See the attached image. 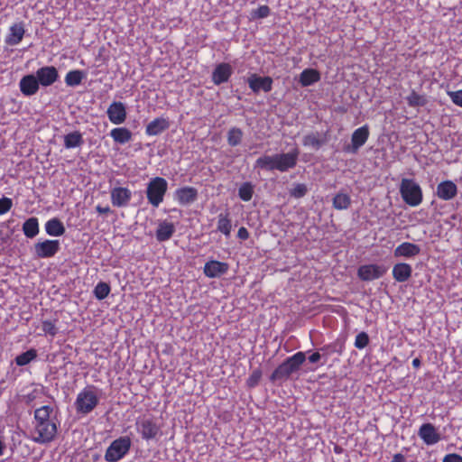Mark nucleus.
<instances>
[{"mask_svg": "<svg viewBox=\"0 0 462 462\" xmlns=\"http://www.w3.org/2000/svg\"><path fill=\"white\" fill-rule=\"evenodd\" d=\"M299 154V150L293 149L285 153L263 155L255 161L254 169L258 168L269 171H279L285 172L296 166Z\"/></svg>", "mask_w": 462, "mask_h": 462, "instance_id": "obj_1", "label": "nucleus"}, {"mask_svg": "<svg viewBox=\"0 0 462 462\" xmlns=\"http://www.w3.org/2000/svg\"><path fill=\"white\" fill-rule=\"evenodd\" d=\"M101 390L95 385H87L77 395L74 406L77 413L87 415L98 405Z\"/></svg>", "mask_w": 462, "mask_h": 462, "instance_id": "obj_2", "label": "nucleus"}, {"mask_svg": "<svg viewBox=\"0 0 462 462\" xmlns=\"http://www.w3.org/2000/svg\"><path fill=\"white\" fill-rule=\"evenodd\" d=\"M306 356L304 352H297L288 357L282 363L272 374V381L287 379L292 373L298 371L300 365L305 362Z\"/></svg>", "mask_w": 462, "mask_h": 462, "instance_id": "obj_3", "label": "nucleus"}, {"mask_svg": "<svg viewBox=\"0 0 462 462\" xmlns=\"http://www.w3.org/2000/svg\"><path fill=\"white\" fill-rule=\"evenodd\" d=\"M167 189L168 182L164 178H152L146 187V197L148 202L153 208H158L162 203Z\"/></svg>", "mask_w": 462, "mask_h": 462, "instance_id": "obj_4", "label": "nucleus"}, {"mask_svg": "<svg viewBox=\"0 0 462 462\" xmlns=\"http://www.w3.org/2000/svg\"><path fill=\"white\" fill-rule=\"evenodd\" d=\"M400 193L403 201L411 207H417L422 202V190L420 185L411 179H402Z\"/></svg>", "mask_w": 462, "mask_h": 462, "instance_id": "obj_5", "label": "nucleus"}, {"mask_svg": "<svg viewBox=\"0 0 462 462\" xmlns=\"http://www.w3.org/2000/svg\"><path fill=\"white\" fill-rule=\"evenodd\" d=\"M135 428L145 441L155 439L162 436L161 427L157 424L155 419L150 416L139 417L135 421Z\"/></svg>", "mask_w": 462, "mask_h": 462, "instance_id": "obj_6", "label": "nucleus"}, {"mask_svg": "<svg viewBox=\"0 0 462 462\" xmlns=\"http://www.w3.org/2000/svg\"><path fill=\"white\" fill-rule=\"evenodd\" d=\"M131 445L132 441L127 436L115 439L106 450V461L117 462L121 460L130 450Z\"/></svg>", "mask_w": 462, "mask_h": 462, "instance_id": "obj_7", "label": "nucleus"}, {"mask_svg": "<svg viewBox=\"0 0 462 462\" xmlns=\"http://www.w3.org/2000/svg\"><path fill=\"white\" fill-rule=\"evenodd\" d=\"M57 434V425L54 421L33 424L32 439L38 444L52 441Z\"/></svg>", "mask_w": 462, "mask_h": 462, "instance_id": "obj_8", "label": "nucleus"}, {"mask_svg": "<svg viewBox=\"0 0 462 462\" xmlns=\"http://www.w3.org/2000/svg\"><path fill=\"white\" fill-rule=\"evenodd\" d=\"M370 135L369 127L365 125L356 129L351 134V141L343 148L344 152L349 154H356L365 145Z\"/></svg>", "mask_w": 462, "mask_h": 462, "instance_id": "obj_9", "label": "nucleus"}, {"mask_svg": "<svg viewBox=\"0 0 462 462\" xmlns=\"http://www.w3.org/2000/svg\"><path fill=\"white\" fill-rule=\"evenodd\" d=\"M60 249L59 240L46 239L34 244L33 254L38 258H51Z\"/></svg>", "mask_w": 462, "mask_h": 462, "instance_id": "obj_10", "label": "nucleus"}, {"mask_svg": "<svg viewBox=\"0 0 462 462\" xmlns=\"http://www.w3.org/2000/svg\"><path fill=\"white\" fill-rule=\"evenodd\" d=\"M387 268L382 264H364L357 270V275L362 281L370 282L383 277Z\"/></svg>", "mask_w": 462, "mask_h": 462, "instance_id": "obj_11", "label": "nucleus"}, {"mask_svg": "<svg viewBox=\"0 0 462 462\" xmlns=\"http://www.w3.org/2000/svg\"><path fill=\"white\" fill-rule=\"evenodd\" d=\"M35 76L39 85L43 88L53 85L60 78L59 71L54 66H44L38 69Z\"/></svg>", "mask_w": 462, "mask_h": 462, "instance_id": "obj_12", "label": "nucleus"}, {"mask_svg": "<svg viewBox=\"0 0 462 462\" xmlns=\"http://www.w3.org/2000/svg\"><path fill=\"white\" fill-rule=\"evenodd\" d=\"M132 191L125 187H116L110 191L111 203L116 208H126L132 199Z\"/></svg>", "mask_w": 462, "mask_h": 462, "instance_id": "obj_13", "label": "nucleus"}, {"mask_svg": "<svg viewBox=\"0 0 462 462\" xmlns=\"http://www.w3.org/2000/svg\"><path fill=\"white\" fill-rule=\"evenodd\" d=\"M273 79L271 77H261L257 74H251L247 79V84L254 93L261 90L270 92L273 88Z\"/></svg>", "mask_w": 462, "mask_h": 462, "instance_id": "obj_14", "label": "nucleus"}, {"mask_svg": "<svg viewBox=\"0 0 462 462\" xmlns=\"http://www.w3.org/2000/svg\"><path fill=\"white\" fill-rule=\"evenodd\" d=\"M109 121L115 125H121L126 119V107L124 103L114 101L106 110Z\"/></svg>", "mask_w": 462, "mask_h": 462, "instance_id": "obj_15", "label": "nucleus"}, {"mask_svg": "<svg viewBox=\"0 0 462 462\" xmlns=\"http://www.w3.org/2000/svg\"><path fill=\"white\" fill-rule=\"evenodd\" d=\"M418 435L428 446L437 444L441 439L439 433L437 431V429L431 423L422 424L419 429Z\"/></svg>", "mask_w": 462, "mask_h": 462, "instance_id": "obj_16", "label": "nucleus"}, {"mask_svg": "<svg viewBox=\"0 0 462 462\" xmlns=\"http://www.w3.org/2000/svg\"><path fill=\"white\" fill-rule=\"evenodd\" d=\"M228 263L217 260H210L204 265V274L208 278H217L227 273Z\"/></svg>", "mask_w": 462, "mask_h": 462, "instance_id": "obj_17", "label": "nucleus"}, {"mask_svg": "<svg viewBox=\"0 0 462 462\" xmlns=\"http://www.w3.org/2000/svg\"><path fill=\"white\" fill-rule=\"evenodd\" d=\"M19 88L23 96L31 97L38 92L40 85L35 75L28 74L21 79Z\"/></svg>", "mask_w": 462, "mask_h": 462, "instance_id": "obj_18", "label": "nucleus"}, {"mask_svg": "<svg viewBox=\"0 0 462 462\" xmlns=\"http://www.w3.org/2000/svg\"><path fill=\"white\" fill-rule=\"evenodd\" d=\"M233 74V68L229 63L222 62L216 66L212 72V81L215 85L226 83Z\"/></svg>", "mask_w": 462, "mask_h": 462, "instance_id": "obj_19", "label": "nucleus"}, {"mask_svg": "<svg viewBox=\"0 0 462 462\" xmlns=\"http://www.w3.org/2000/svg\"><path fill=\"white\" fill-rule=\"evenodd\" d=\"M25 34L23 23H16L10 26L5 42L10 46L18 45Z\"/></svg>", "mask_w": 462, "mask_h": 462, "instance_id": "obj_20", "label": "nucleus"}, {"mask_svg": "<svg viewBox=\"0 0 462 462\" xmlns=\"http://www.w3.org/2000/svg\"><path fill=\"white\" fill-rule=\"evenodd\" d=\"M198 197V190L193 187L178 189L174 193V199L182 206L193 203Z\"/></svg>", "mask_w": 462, "mask_h": 462, "instance_id": "obj_21", "label": "nucleus"}, {"mask_svg": "<svg viewBox=\"0 0 462 462\" xmlns=\"http://www.w3.org/2000/svg\"><path fill=\"white\" fill-rule=\"evenodd\" d=\"M420 247L413 243L403 242L400 244L393 251V255L396 258H413L420 254Z\"/></svg>", "mask_w": 462, "mask_h": 462, "instance_id": "obj_22", "label": "nucleus"}, {"mask_svg": "<svg viewBox=\"0 0 462 462\" xmlns=\"http://www.w3.org/2000/svg\"><path fill=\"white\" fill-rule=\"evenodd\" d=\"M175 226L173 223L168 220H160L158 223V227L156 229V239L159 242H165L171 238L173 234L175 233Z\"/></svg>", "mask_w": 462, "mask_h": 462, "instance_id": "obj_23", "label": "nucleus"}, {"mask_svg": "<svg viewBox=\"0 0 462 462\" xmlns=\"http://www.w3.org/2000/svg\"><path fill=\"white\" fill-rule=\"evenodd\" d=\"M457 193V185L451 180L442 181L437 187V195L443 200L452 199L456 197Z\"/></svg>", "mask_w": 462, "mask_h": 462, "instance_id": "obj_24", "label": "nucleus"}, {"mask_svg": "<svg viewBox=\"0 0 462 462\" xmlns=\"http://www.w3.org/2000/svg\"><path fill=\"white\" fill-rule=\"evenodd\" d=\"M393 277L398 282H407L412 273V267L406 263H398L393 267Z\"/></svg>", "mask_w": 462, "mask_h": 462, "instance_id": "obj_25", "label": "nucleus"}, {"mask_svg": "<svg viewBox=\"0 0 462 462\" xmlns=\"http://www.w3.org/2000/svg\"><path fill=\"white\" fill-rule=\"evenodd\" d=\"M170 126V122L167 118L164 117H157L151 121L145 128V133L147 135L154 136L162 134L163 131L168 129Z\"/></svg>", "mask_w": 462, "mask_h": 462, "instance_id": "obj_26", "label": "nucleus"}, {"mask_svg": "<svg viewBox=\"0 0 462 462\" xmlns=\"http://www.w3.org/2000/svg\"><path fill=\"white\" fill-rule=\"evenodd\" d=\"M109 135L116 143L125 144L132 140V132L126 127H116L110 131Z\"/></svg>", "mask_w": 462, "mask_h": 462, "instance_id": "obj_27", "label": "nucleus"}, {"mask_svg": "<svg viewBox=\"0 0 462 462\" xmlns=\"http://www.w3.org/2000/svg\"><path fill=\"white\" fill-rule=\"evenodd\" d=\"M65 231L63 223L57 217L51 218L45 223V232L51 236H60Z\"/></svg>", "mask_w": 462, "mask_h": 462, "instance_id": "obj_28", "label": "nucleus"}, {"mask_svg": "<svg viewBox=\"0 0 462 462\" xmlns=\"http://www.w3.org/2000/svg\"><path fill=\"white\" fill-rule=\"evenodd\" d=\"M320 79V74L314 69H306L300 75V83L302 87H309Z\"/></svg>", "mask_w": 462, "mask_h": 462, "instance_id": "obj_29", "label": "nucleus"}, {"mask_svg": "<svg viewBox=\"0 0 462 462\" xmlns=\"http://www.w3.org/2000/svg\"><path fill=\"white\" fill-rule=\"evenodd\" d=\"M85 77L86 73L83 70L73 69L66 74L64 81L68 87L75 88L82 83Z\"/></svg>", "mask_w": 462, "mask_h": 462, "instance_id": "obj_30", "label": "nucleus"}, {"mask_svg": "<svg viewBox=\"0 0 462 462\" xmlns=\"http://www.w3.org/2000/svg\"><path fill=\"white\" fill-rule=\"evenodd\" d=\"M39 221L37 217H30L23 224V232L28 238H33L39 234Z\"/></svg>", "mask_w": 462, "mask_h": 462, "instance_id": "obj_31", "label": "nucleus"}, {"mask_svg": "<svg viewBox=\"0 0 462 462\" xmlns=\"http://www.w3.org/2000/svg\"><path fill=\"white\" fill-rule=\"evenodd\" d=\"M332 204L337 210L347 209L351 205V197L344 191H339L334 196Z\"/></svg>", "mask_w": 462, "mask_h": 462, "instance_id": "obj_32", "label": "nucleus"}, {"mask_svg": "<svg viewBox=\"0 0 462 462\" xmlns=\"http://www.w3.org/2000/svg\"><path fill=\"white\" fill-rule=\"evenodd\" d=\"M53 409L50 405H43L34 411L33 424L52 421L51 420V413Z\"/></svg>", "mask_w": 462, "mask_h": 462, "instance_id": "obj_33", "label": "nucleus"}, {"mask_svg": "<svg viewBox=\"0 0 462 462\" xmlns=\"http://www.w3.org/2000/svg\"><path fill=\"white\" fill-rule=\"evenodd\" d=\"M83 136L79 131L69 133L64 136V146L67 149L79 147L83 144Z\"/></svg>", "mask_w": 462, "mask_h": 462, "instance_id": "obj_34", "label": "nucleus"}, {"mask_svg": "<svg viewBox=\"0 0 462 462\" xmlns=\"http://www.w3.org/2000/svg\"><path fill=\"white\" fill-rule=\"evenodd\" d=\"M217 231L222 233L226 237L230 236L232 230L231 220L228 214H219L217 217Z\"/></svg>", "mask_w": 462, "mask_h": 462, "instance_id": "obj_35", "label": "nucleus"}, {"mask_svg": "<svg viewBox=\"0 0 462 462\" xmlns=\"http://www.w3.org/2000/svg\"><path fill=\"white\" fill-rule=\"evenodd\" d=\"M37 357V352L35 349H30L26 352H23L18 355L15 357V363L19 366H23L31 363Z\"/></svg>", "mask_w": 462, "mask_h": 462, "instance_id": "obj_36", "label": "nucleus"}, {"mask_svg": "<svg viewBox=\"0 0 462 462\" xmlns=\"http://www.w3.org/2000/svg\"><path fill=\"white\" fill-rule=\"evenodd\" d=\"M243 138V132L240 128L232 127L227 133V143L230 146L238 145Z\"/></svg>", "mask_w": 462, "mask_h": 462, "instance_id": "obj_37", "label": "nucleus"}, {"mask_svg": "<svg viewBox=\"0 0 462 462\" xmlns=\"http://www.w3.org/2000/svg\"><path fill=\"white\" fill-rule=\"evenodd\" d=\"M110 291H111V289H110V286L108 283L104 282H99L95 286L93 293L97 300H102L108 296V294L110 293Z\"/></svg>", "mask_w": 462, "mask_h": 462, "instance_id": "obj_38", "label": "nucleus"}, {"mask_svg": "<svg viewBox=\"0 0 462 462\" xmlns=\"http://www.w3.org/2000/svg\"><path fill=\"white\" fill-rule=\"evenodd\" d=\"M254 194V186L251 182H244L238 189V196L243 201L252 199Z\"/></svg>", "mask_w": 462, "mask_h": 462, "instance_id": "obj_39", "label": "nucleus"}, {"mask_svg": "<svg viewBox=\"0 0 462 462\" xmlns=\"http://www.w3.org/2000/svg\"><path fill=\"white\" fill-rule=\"evenodd\" d=\"M407 103L410 106L416 107V106H423L426 105L427 100L424 97V96H421L415 91H412L407 97H406Z\"/></svg>", "mask_w": 462, "mask_h": 462, "instance_id": "obj_40", "label": "nucleus"}, {"mask_svg": "<svg viewBox=\"0 0 462 462\" xmlns=\"http://www.w3.org/2000/svg\"><path fill=\"white\" fill-rule=\"evenodd\" d=\"M302 143L304 146L319 149L323 142L315 134H307L304 136Z\"/></svg>", "mask_w": 462, "mask_h": 462, "instance_id": "obj_41", "label": "nucleus"}, {"mask_svg": "<svg viewBox=\"0 0 462 462\" xmlns=\"http://www.w3.org/2000/svg\"><path fill=\"white\" fill-rule=\"evenodd\" d=\"M42 331L51 337H55L58 333V328L56 327L55 321L46 319L42 323Z\"/></svg>", "mask_w": 462, "mask_h": 462, "instance_id": "obj_42", "label": "nucleus"}, {"mask_svg": "<svg viewBox=\"0 0 462 462\" xmlns=\"http://www.w3.org/2000/svg\"><path fill=\"white\" fill-rule=\"evenodd\" d=\"M308 192V188L303 183H297L290 190V195L295 199H300L304 197Z\"/></svg>", "mask_w": 462, "mask_h": 462, "instance_id": "obj_43", "label": "nucleus"}, {"mask_svg": "<svg viewBox=\"0 0 462 462\" xmlns=\"http://www.w3.org/2000/svg\"><path fill=\"white\" fill-rule=\"evenodd\" d=\"M369 344V337L365 332H360L355 339V346L358 349L365 348Z\"/></svg>", "mask_w": 462, "mask_h": 462, "instance_id": "obj_44", "label": "nucleus"}, {"mask_svg": "<svg viewBox=\"0 0 462 462\" xmlns=\"http://www.w3.org/2000/svg\"><path fill=\"white\" fill-rule=\"evenodd\" d=\"M13 207V200L10 198L0 199V216L6 214Z\"/></svg>", "mask_w": 462, "mask_h": 462, "instance_id": "obj_45", "label": "nucleus"}, {"mask_svg": "<svg viewBox=\"0 0 462 462\" xmlns=\"http://www.w3.org/2000/svg\"><path fill=\"white\" fill-rule=\"evenodd\" d=\"M447 94L453 102V104L462 107V89L457 91H448Z\"/></svg>", "mask_w": 462, "mask_h": 462, "instance_id": "obj_46", "label": "nucleus"}, {"mask_svg": "<svg viewBox=\"0 0 462 462\" xmlns=\"http://www.w3.org/2000/svg\"><path fill=\"white\" fill-rule=\"evenodd\" d=\"M270 14V8L267 5H261L252 12L254 18H265Z\"/></svg>", "mask_w": 462, "mask_h": 462, "instance_id": "obj_47", "label": "nucleus"}, {"mask_svg": "<svg viewBox=\"0 0 462 462\" xmlns=\"http://www.w3.org/2000/svg\"><path fill=\"white\" fill-rule=\"evenodd\" d=\"M261 375H262L261 371H259V370L254 371L250 374L249 378L247 379V385L249 387L256 386L260 381Z\"/></svg>", "mask_w": 462, "mask_h": 462, "instance_id": "obj_48", "label": "nucleus"}, {"mask_svg": "<svg viewBox=\"0 0 462 462\" xmlns=\"http://www.w3.org/2000/svg\"><path fill=\"white\" fill-rule=\"evenodd\" d=\"M323 357H324V361H323L322 365H324L328 361V356L326 355H321L319 352H314L313 354H311L309 356V361L310 363H317Z\"/></svg>", "mask_w": 462, "mask_h": 462, "instance_id": "obj_49", "label": "nucleus"}, {"mask_svg": "<svg viewBox=\"0 0 462 462\" xmlns=\"http://www.w3.org/2000/svg\"><path fill=\"white\" fill-rule=\"evenodd\" d=\"M442 462H462V457L456 453L448 454L443 457Z\"/></svg>", "mask_w": 462, "mask_h": 462, "instance_id": "obj_50", "label": "nucleus"}, {"mask_svg": "<svg viewBox=\"0 0 462 462\" xmlns=\"http://www.w3.org/2000/svg\"><path fill=\"white\" fill-rule=\"evenodd\" d=\"M237 236L241 240H246L249 237V232L247 231V229L245 227L241 226L238 229Z\"/></svg>", "mask_w": 462, "mask_h": 462, "instance_id": "obj_51", "label": "nucleus"}, {"mask_svg": "<svg viewBox=\"0 0 462 462\" xmlns=\"http://www.w3.org/2000/svg\"><path fill=\"white\" fill-rule=\"evenodd\" d=\"M36 393H37V391L34 390L32 393L24 395V399H25L26 402L30 403L31 402H32L36 398Z\"/></svg>", "mask_w": 462, "mask_h": 462, "instance_id": "obj_52", "label": "nucleus"}, {"mask_svg": "<svg viewBox=\"0 0 462 462\" xmlns=\"http://www.w3.org/2000/svg\"><path fill=\"white\" fill-rule=\"evenodd\" d=\"M96 210L99 213V214H107L110 212V208L108 206L106 207H102L100 205H97L96 207Z\"/></svg>", "mask_w": 462, "mask_h": 462, "instance_id": "obj_53", "label": "nucleus"}, {"mask_svg": "<svg viewBox=\"0 0 462 462\" xmlns=\"http://www.w3.org/2000/svg\"><path fill=\"white\" fill-rule=\"evenodd\" d=\"M405 461H406L405 457L401 453H397L393 457V459L391 462H405Z\"/></svg>", "mask_w": 462, "mask_h": 462, "instance_id": "obj_54", "label": "nucleus"}, {"mask_svg": "<svg viewBox=\"0 0 462 462\" xmlns=\"http://www.w3.org/2000/svg\"><path fill=\"white\" fill-rule=\"evenodd\" d=\"M412 365L415 368H419L420 366V360L419 358H415L412 360Z\"/></svg>", "mask_w": 462, "mask_h": 462, "instance_id": "obj_55", "label": "nucleus"}, {"mask_svg": "<svg viewBox=\"0 0 462 462\" xmlns=\"http://www.w3.org/2000/svg\"><path fill=\"white\" fill-rule=\"evenodd\" d=\"M5 444L0 439V457L4 454Z\"/></svg>", "mask_w": 462, "mask_h": 462, "instance_id": "obj_56", "label": "nucleus"}, {"mask_svg": "<svg viewBox=\"0 0 462 462\" xmlns=\"http://www.w3.org/2000/svg\"><path fill=\"white\" fill-rule=\"evenodd\" d=\"M461 312H462V307H461Z\"/></svg>", "mask_w": 462, "mask_h": 462, "instance_id": "obj_57", "label": "nucleus"}]
</instances>
